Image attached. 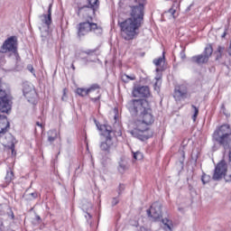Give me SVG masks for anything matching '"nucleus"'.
I'll use <instances>...</instances> for the list:
<instances>
[{
	"mask_svg": "<svg viewBox=\"0 0 231 231\" xmlns=\"http://www.w3.org/2000/svg\"><path fill=\"white\" fill-rule=\"evenodd\" d=\"M138 5L132 6L131 17L124 22H118L121 28V35L125 41H133L138 35V30L143 21V6L145 0H135Z\"/></svg>",
	"mask_w": 231,
	"mask_h": 231,
	"instance_id": "1",
	"label": "nucleus"
},
{
	"mask_svg": "<svg viewBox=\"0 0 231 231\" xmlns=\"http://www.w3.org/2000/svg\"><path fill=\"white\" fill-rule=\"evenodd\" d=\"M127 108L133 116H137V125H152L154 115L149 101L145 99H132L127 103Z\"/></svg>",
	"mask_w": 231,
	"mask_h": 231,
	"instance_id": "2",
	"label": "nucleus"
},
{
	"mask_svg": "<svg viewBox=\"0 0 231 231\" xmlns=\"http://www.w3.org/2000/svg\"><path fill=\"white\" fill-rule=\"evenodd\" d=\"M213 142L223 147L225 151L229 149V162H231V127L226 124L218 126L213 133Z\"/></svg>",
	"mask_w": 231,
	"mask_h": 231,
	"instance_id": "3",
	"label": "nucleus"
},
{
	"mask_svg": "<svg viewBox=\"0 0 231 231\" xmlns=\"http://www.w3.org/2000/svg\"><path fill=\"white\" fill-rule=\"evenodd\" d=\"M95 124L98 131H103L104 136H106V141L100 143V149L102 152L100 153L103 160H106V156L111 154V148L115 147V142H113V136H115V132L110 125H99L97 120Z\"/></svg>",
	"mask_w": 231,
	"mask_h": 231,
	"instance_id": "4",
	"label": "nucleus"
},
{
	"mask_svg": "<svg viewBox=\"0 0 231 231\" xmlns=\"http://www.w3.org/2000/svg\"><path fill=\"white\" fill-rule=\"evenodd\" d=\"M13 99L10 87L6 83L0 82V111L2 113H8L12 110Z\"/></svg>",
	"mask_w": 231,
	"mask_h": 231,
	"instance_id": "5",
	"label": "nucleus"
},
{
	"mask_svg": "<svg viewBox=\"0 0 231 231\" xmlns=\"http://www.w3.org/2000/svg\"><path fill=\"white\" fill-rule=\"evenodd\" d=\"M51 6H53V5L50 4L47 14H42L39 16L41 21L39 30L41 32V37H42V42H46L50 39V26H51V23H52Z\"/></svg>",
	"mask_w": 231,
	"mask_h": 231,
	"instance_id": "6",
	"label": "nucleus"
},
{
	"mask_svg": "<svg viewBox=\"0 0 231 231\" xmlns=\"http://www.w3.org/2000/svg\"><path fill=\"white\" fill-rule=\"evenodd\" d=\"M89 32H94V33H97V35H102V27L89 21L81 22L77 25V35L79 39L86 37Z\"/></svg>",
	"mask_w": 231,
	"mask_h": 231,
	"instance_id": "7",
	"label": "nucleus"
},
{
	"mask_svg": "<svg viewBox=\"0 0 231 231\" xmlns=\"http://www.w3.org/2000/svg\"><path fill=\"white\" fill-rule=\"evenodd\" d=\"M97 10H98V7H93V5H78L76 13L78 17H81L82 19H85V21H88L91 23Z\"/></svg>",
	"mask_w": 231,
	"mask_h": 231,
	"instance_id": "8",
	"label": "nucleus"
},
{
	"mask_svg": "<svg viewBox=\"0 0 231 231\" xmlns=\"http://www.w3.org/2000/svg\"><path fill=\"white\" fill-rule=\"evenodd\" d=\"M213 51L214 50L212 49V46H207L202 54L191 57L190 60L199 66L207 64V62H208V59L212 56Z\"/></svg>",
	"mask_w": 231,
	"mask_h": 231,
	"instance_id": "9",
	"label": "nucleus"
},
{
	"mask_svg": "<svg viewBox=\"0 0 231 231\" xmlns=\"http://www.w3.org/2000/svg\"><path fill=\"white\" fill-rule=\"evenodd\" d=\"M17 51V37L7 38L0 48V53H15Z\"/></svg>",
	"mask_w": 231,
	"mask_h": 231,
	"instance_id": "10",
	"label": "nucleus"
},
{
	"mask_svg": "<svg viewBox=\"0 0 231 231\" xmlns=\"http://www.w3.org/2000/svg\"><path fill=\"white\" fill-rule=\"evenodd\" d=\"M131 134L134 135V138L141 140V142H145V140H149V138L152 137V132L149 131L147 127L142 129L141 125H137V128L134 129Z\"/></svg>",
	"mask_w": 231,
	"mask_h": 231,
	"instance_id": "11",
	"label": "nucleus"
},
{
	"mask_svg": "<svg viewBox=\"0 0 231 231\" xmlns=\"http://www.w3.org/2000/svg\"><path fill=\"white\" fill-rule=\"evenodd\" d=\"M146 214L152 221H160L162 217V203L154 202L151 208L146 210Z\"/></svg>",
	"mask_w": 231,
	"mask_h": 231,
	"instance_id": "12",
	"label": "nucleus"
},
{
	"mask_svg": "<svg viewBox=\"0 0 231 231\" xmlns=\"http://www.w3.org/2000/svg\"><path fill=\"white\" fill-rule=\"evenodd\" d=\"M133 95L134 97H141L143 98H147L151 97V90L147 86H143V87H137L133 90Z\"/></svg>",
	"mask_w": 231,
	"mask_h": 231,
	"instance_id": "13",
	"label": "nucleus"
},
{
	"mask_svg": "<svg viewBox=\"0 0 231 231\" xmlns=\"http://www.w3.org/2000/svg\"><path fill=\"white\" fill-rule=\"evenodd\" d=\"M97 89H100V85L95 83L92 84L88 88H77L76 93L79 97H88L89 93H93V91H97Z\"/></svg>",
	"mask_w": 231,
	"mask_h": 231,
	"instance_id": "14",
	"label": "nucleus"
},
{
	"mask_svg": "<svg viewBox=\"0 0 231 231\" xmlns=\"http://www.w3.org/2000/svg\"><path fill=\"white\" fill-rule=\"evenodd\" d=\"M23 93L26 98H35L37 95V93L35 92V88H33V86L28 83H23Z\"/></svg>",
	"mask_w": 231,
	"mask_h": 231,
	"instance_id": "15",
	"label": "nucleus"
},
{
	"mask_svg": "<svg viewBox=\"0 0 231 231\" xmlns=\"http://www.w3.org/2000/svg\"><path fill=\"white\" fill-rule=\"evenodd\" d=\"M187 93H188L187 86L180 85L175 87V92H174L175 98H178L179 100L180 98H187Z\"/></svg>",
	"mask_w": 231,
	"mask_h": 231,
	"instance_id": "16",
	"label": "nucleus"
},
{
	"mask_svg": "<svg viewBox=\"0 0 231 231\" xmlns=\"http://www.w3.org/2000/svg\"><path fill=\"white\" fill-rule=\"evenodd\" d=\"M5 210L8 216V217H10V219H15V215H14V211L12 210V208L8 206H3L0 205V214L1 216H3L5 214Z\"/></svg>",
	"mask_w": 231,
	"mask_h": 231,
	"instance_id": "17",
	"label": "nucleus"
},
{
	"mask_svg": "<svg viewBox=\"0 0 231 231\" xmlns=\"http://www.w3.org/2000/svg\"><path fill=\"white\" fill-rule=\"evenodd\" d=\"M226 50V49L225 48V46H221V45L217 46V49L215 52L217 55V58H216L217 60H219V59H221L225 55Z\"/></svg>",
	"mask_w": 231,
	"mask_h": 231,
	"instance_id": "18",
	"label": "nucleus"
},
{
	"mask_svg": "<svg viewBox=\"0 0 231 231\" xmlns=\"http://www.w3.org/2000/svg\"><path fill=\"white\" fill-rule=\"evenodd\" d=\"M127 169H129V165L127 164V162L125 161L119 162L118 171L121 174H124L125 171H127Z\"/></svg>",
	"mask_w": 231,
	"mask_h": 231,
	"instance_id": "19",
	"label": "nucleus"
},
{
	"mask_svg": "<svg viewBox=\"0 0 231 231\" xmlns=\"http://www.w3.org/2000/svg\"><path fill=\"white\" fill-rule=\"evenodd\" d=\"M57 138V130H50L48 132V142L53 143Z\"/></svg>",
	"mask_w": 231,
	"mask_h": 231,
	"instance_id": "20",
	"label": "nucleus"
},
{
	"mask_svg": "<svg viewBox=\"0 0 231 231\" xmlns=\"http://www.w3.org/2000/svg\"><path fill=\"white\" fill-rule=\"evenodd\" d=\"M13 180H14V171H12V169L9 168V170L7 171L6 176L5 178L6 185H10Z\"/></svg>",
	"mask_w": 231,
	"mask_h": 231,
	"instance_id": "21",
	"label": "nucleus"
},
{
	"mask_svg": "<svg viewBox=\"0 0 231 231\" xmlns=\"http://www.w3.org/2000/svg\"><path fill=\"white\" fill-rule=\"evenodd\" d=\"M162 225H164V230L165 231H172V222L169 220V218H163L162 219Z\"/></svg>",
	"mask_w": 231,
	"mask_h": 231,
	"instance_id": "22",
	"label": "nucleus"
},
{
	"mask_svg": "<svg viewBox=\"0 0 231 231\" xmlns=\"http://www.w3.org/2000/svg\"><path fill=\"white\" fill-rule=\"evenodd\" d=\"M8 127H10V123H0V134H5L8 132Z\"/></svg>",
	"mask_w": 231,
	"mask_h": 231,
	"instance_id": "23",
	"label": "nucleus"
},
{
	"mask_svg": "<svg viewBox=\"0 0 231 231\" xmlns=\"http://www.w3.org/2000/svg\"><path fill=\"white\" fill-rule=\"evenodd\" d=\"M163 62H165V52H163L162 57L153 60V64H155V66H162Z\"/></svg>",
	"mask_w": 231,
	"mask_h": 231,
	"instance_id": "24",
	"label": "nucleus"
},
{
	"mask_svg": "<svg viewBox=\"0 0 231 231\" xmlns=\"http://www.w3.org/2000/svg\"><path fill=\"white\" fill-rule=\"evenodd\" d=\"M88 5L93 6L95 8H99L100 1L99 0H87Z\"/></svg>",
	"mask_w": 231,
	"mask_h": 231,
	"instance_id": "25",
	"label": "nucleus"
},
{
	"mask_svg": "<svg viewBox=\"0 0 231 231\" xmlns=\"http://www.w3.org/2000/svg\"><path fill=\"white\" fill-rule=\"evenodd\" d=\"M192 109H194V115L192 116L193 122H196V119L198 118V115H199V108L196 106H191Z\"/></svg>",
	"mask_w": 231,
	"mask_h": 231,
	"instance_id": "26",
	"label": "nucleus"
},
{
	"mask_svg": "<svg viewBox=\"0 0 231 231\" xmlns=\"http://www.w3.org/2000/svg\"><path fill=\"white\" fill-rule=\"evenodd\" d=\"M201 181L203 185H207L210 181V175H207L206 173L202 174Z\"/></svg>",
	"mask_w": 231,
	"mask_h": 231,
	"instance_id": "27",
	"label": "nucleus"
},
{
	"mask_svg": "<svg viewBox=\"0 0 231 231\" xmlns=\"http://www.w3.org/2000/svg\"><path fill=\"white\" fill-rule=\"evenodd\" d=\"M134 160H143V153L141 152H133Z\"/></svg>",
	"mask_w": 231,
	"mask_h": 231,
	"instance_id": "28",
	"label": "nucleus"
},
{
	"mask_svg": "<svg viewBox=\"0 0 231 231\" xmlns=\"http://www.w3.org/2000/svg\"><path fill=\"white\" fill-rule=\"evenodd\" d=\"M97 51H98V49L87 50L84 51L83 53H85L86 55H93L94 53H97Z\"/></svg>",
	"mask_w": 231,
	"mask_h": 231,
	"instance_id": "29",
	"label": "nucleus"
},
{
	"mask_svg": "<svg viewBox=\"0 0 231 231\" xmlns=\"http://www.w3.org/2000/svg\"><path fill=\"white\" fill-rule=\"evenodd\" d=\"M124 190H125V185L124 184H119L117 192H118V196H120V194H122V192H124Z\"/></svg>",
	"mask_w": 231,
	"mask_h": 231,
	"instance_id": "30",
	"label": "nucleus"
},
{
	"mask_svg": "<svg viewBox=\"0 0 231 231\" xmlns=\"http://www.w3.org/2000/svg\"><path fill=\"white\" fill-rule=\"evenodd\" d=\"M121 79L123 80V82H125V83L129 82V75H127V74H123V75L121 76Z\"/></svg>",
	"mask_w": 231,
	"mask_h": 231,
	"instance_id": "31",
	"label": "nucleus"
},
{
	"mask_svg": "<svg viewBox=\"0 0 231 231\" xmlns=\"http://www.w3.org/2000/svg\"><path fill=\"white\" fill-rule=\"evenodd\" d=\"M118 203H120V200L118 199V198L112 199V207H116V205H118Z\"/></svg>",
	"mask_w": 231,
	"mask_h": 231,
	"instance_id": "32",
	"label": "nucleus"
},
{
	"mask_svg": "<svg viewBox=\"0 0 231 231\" xmlns=\"http://www.w3.org/2000/svg\"><path fill=\"white\" fill-rule=\"evenodd\" d=\"M180 59H182V60H185V59H187V55L185 54V49L180 51Z\"/></svg>",
	"mask_w": 231,
	"mask_h": 231,
	"instance_id": "33",
	"label": "nucleus"
},
{
	"mask_svg": "<svg viewBox=\"0 0 231 231\" xmlns=\"http://www.w3.org/2000/svg\"><path fill=\"white\" fill-rule=\"evenodd\" d=\"M131 80H136V76L134 75L128 76V82H131Z\"/></svg>",
	"mask_w": 231,
	"mask_h": 231,
	"instance_id": "34",
	"label": "nucleus"
},
{
	"mask_svg": "<svg viewBox=\"0 0 231 231\" xmlns=\"http://www.w3.org/2000/svg\"><path fill=\"white\" fill-rule=\"evenodd\" d=\"M68 92V89L63 88V96L61 97V100H66V93Z\"/></svg>",
	"mask_w": 231,
	"mask_h": 231,
	"instance_id": "35",
	"label": "nucleus"
},
{
	"mask_svg": "<svg viewBox=\"0 0 231 231\" xmlns=\"http://www.w3.org/2000/svg\"><path fill=\"white\" fill-rule=\"evenodd\" d=\"M90 100H91L92 102H98V100H100V95H99L98 97H92V98H90Z\"/></svg>",
	"mask_w": 231,
	"mask_h": 231,
	"instance_id": "36",
	"label": "nucleus"
},
{
	"mask_svg": "<svg viewBox=\"0 0 231 231\" xmlns=\"http://www.w3.org/2000/svg\"><path fill=\"white\" fill-rule=\"evenodd\" d=\"M27 69H28V71H31V73H33V66L28 65Z\"/></svg>",
	"mask_w": 231,
	"mask_h": 231,
	"instance_id": "37",
	"label": "nucleus"
},
{
	"mask_svg": "<svg viewBox=\"0 0 231 231\" xmlns=\"http://www.w3.org/2000/svg\"><path fill=\"white\" fill-rule=\"evenodd\" d=\"M31 196H32V199H37L38 194H37V192H34V193H31Z\"/></svg>",
	"mask_w": 231,
	"mask_h": 231,
	"instance_id": "38",
	"label": "nucleus"
},
{
	"mask_svg": "<svg viewBox=\"0 0 231 231\" xmlns=\"http://www.w3.org/2000/svg\"><path fill=\"white\" fill-rule=\"evenodd\" d=\"M192 6H194L193 4L189 5L187 9H186V12H190V9L192 8Z\"/></svg>",
	"mask_w": 231,
	"mask_h": 231,
	"instance_id": "39",
	"label": "nucleus"
},
{
	"mask_svg": "<svg viewBox=\"0 0 231 231\" xmlns=\"http://www.w3.org/2000/svg\"><path fill=\"white\" fill-rule=\"evenodd\" d=\"M154 89L155 91H160V87H158V83L154 84Z\"/></svg>",
	"mask_w": 231,
	"mask_h": 231,
	"instance_id": "40",
	"label": "nucleus"
},
{
	"mask_svg": "<svg viewBox=\"0 0 231 231\" xmlns=\"http://www.w3.org/2000/svg\"><path fill=\"white\" fill-rule=\"evenodd\" d=\"M35 219H36V221H38L39 223H41V216L36 215V216H35Z\"/></svg>",
	"mask_w": 231,
	"mask_h": 231,
	"instance_id": "41",
	"label": "nucleus"
},
{
	"mask_svg": "<svg viewBox=\"0 0 231 231\" xmlns=\"http://www.w3.org/2000/svg\"><path fill=\"white\" fill-rule=\"evenodd\" d=\"M222 39H225L226 37V29H225L223 34L221 35Z\"/></svg>",
	"mask_w": 231,
	"mask_h": 231,
	"instance_id": "42",
	"label": "nucleus"
},
{
	"mask_svg": "<svg viewBox=\"0 0 231 231\" xmlns=\"http://www.w3.org/2000/svg\"><path fill=\"white\" fill-rule=\"evenodd\" d=\"M85 217H86L87 219H91V214L87 213V216H85Z\"/></svg>",
	"mask_w": 231,
	"mask_h": 231,
	"instance_id": "43",
	"label": "nucleus"
},
{
	"mask_svg": "<svg viewBox=\"0 0 231 231\" xmlns=\"http://www.w3.org/2000/svg\"><path fill=\"white\" fill-rule=\"evenodd\" d=\"M175 13H176V10L170 9V14H172V15H174Z\"/></svg>",
	"mask_w": 231,
	"mask_h": 231,
	"instance_id": "44",
	"label": "nucleus"
},
{
	"mask_svg": "<svg viewBox=\"0 0 231 231\" xmlns=\"http://www.w3.org/2000/svg\"><path fill=\"white\" fill-rule=\"evenodd\" d=\"M36 125H38V127H42V124L36 122Z\"/></svg>",
	"mask_w": 231,
	"mask_h": 231,
	"instance_id": "45",
	"label": "nucleus"
},
{
	"mask_svg": "<svg viewBox=\"0 0 231 231\" xmlns=\"http://www.w3.org/2000/svg\"><path fill=\"white\" fill-rule=\"evenodd\" d=\"M71 68H72L73 71H75V65L73 63L71 64Z\"/></svg>",
	"mask_w": 231,
	"mask_h": 231,
	"instance_id": "46",
	"label": "nucleus"
},
{
	"mask_svg": "<svg viewBox=\"0 0 231 231\" xmlns=\"http://www.w3.org/2000/svg\"><path fill=\"white\" fill-rule=\"evenodd\" d=\"M14 145L13 144L12 147H11L12 152H14Z\"/></svg>",
	"mask_w": 231,
	"mask_h": 231,
	"instance_id": "47",
	"label": "nucleus"
},
{
	"mask_svg": "<svg viewBox=\"0 0 231 231\" xmlns=\"http://www.w3.org/2000/svg\"><path fill=\"white\" fill-rule=\"evenodd\" d=\"M222 109H225V105H222Z\"/></svg>",
	"mask_w": 231,
	"mask_h": 231,
	"instance_id": "48",
	"label": "nucleus"
},
{
	"mask_svg": "<svg viewBox=\"0 0 231 231\" xmlns=\"http://www.w3.org/2000/svg\"><path fill=\"white\" fill-rule=\"evenodd\" d=\"M0 231H1V228H0Z\"/></svg>",
	"mask_w": 231,
	"mask_h": 231,
	"instance_id": "49",
	"label": "nucleus"
}]
</instances>
